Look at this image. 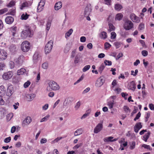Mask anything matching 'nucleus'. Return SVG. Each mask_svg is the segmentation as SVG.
<instances>
[{
    "label": "nucleus",
    "instance_id": "f257e3e1",
    "mask_svg": "<svg viewBox=\"0 0 154 154\" xmlns=\"http://www.w3.org/2000/svg\"><path fill=\"white\" fill-rule=\"evenodd\" d=\"M33 35V31L29 26H26L24 30L21 33L20 37L22 39H25L27 37H31Z\"/></svg>",
    "mask_w": 154,
    "mask_h": 154
},
{
    "label": "nucleus",
    "instance_id": "f03ea898",
    "mask_svg": "<svg viewBox=\"0 0 154 154\" xmlns=\"http://www.w3.org/2000/svg\"><path fill=\"white\" fill-rule=\"evenodd\" d=\"M48 86L46 90L50 91L52 90L54 91L58 90L60 89L59 85L54 81H50L48 83Z\"/></svg>",
    "mask_w": 154,
    "mask_h": 154
},
{
    "label": "nucleus",
    "instance_id": "7ed1b4c3",
    "mask_svg": "<svg viewBox=\"0 0 154 154\" xmlns=\"http://www.w3.org/2000/svg\"><path fill=\"white\" fill-rule=\"evenodd\" d=\"M30 47V43L27 41H24L21 45V49L24 52H28L29 50Z\"/></svg>",
    "mask_w": 154,
    "mask_h": 154
},
{
    "label": "nucleus",
    "instance_id": "20e7f679",
    "mask_svg": "<svg viewBox=\"0 0 154 154\" xmlns=\"http://www.w3.org/2000/svg\"><path fill=\"white\" fill-rule=\"evenodd\" d=\"M134 24L130 20H126L125 22L123 27L126 30H129L133 28Z\"/></svg>",
    "mask_w": 154,
    "mask_h": 154
},
{
    "label": "nucleus",
    "instance_id": "39448f33",
    "mask_svg": "<svg viewBox=\"0 0 154 154\" xmlns=\"http://www.w3.org/2000/svg\"><path fill=\"white\" fill-rule=\"evenodd\" d=\"M53 45L52 40H51L46 44L45 47V51L46 54L49 53L51 51Z\"/></svg>",
    "mask_w": 154,
    "mask_h": 154
},
{
    "label": "nucleus",
    "instance_id": "423d86ee",
    "mask_svg": "<svg viewBox=\"0 0 154 154\" xmlns=\"http://www.w3.org/2000/svg\"><path fill=\"white\" fill-rule=\"evenodd\" d=\"M13 75V74L12 71H8L3 74L2 78L4 80H8L11 79Z\"/></svg>",
    "mask_w": 154,
    "mask_h": 154
},
{
    "label": "nucleus",
    "instance_id": "0eeeda50",
    "mask_svg": "<svg viewBox=\"0 0 154 154\" xmlns=\"http://www.w3.org/2000/svg\"><path fill=\"white\" fill-rule=\"evenodd\" d=\"M130 17L131 20L134 22L139 23L140 21V18L134 14H131L130 16Z\"/></svg>",
    "mask_w": 154,
    "mask_h": 154
},
{
    "label": "nucleus",
    "instance_id": "6e6552de",
    "mask_svg": "<svg viewBox=\"0 0 154 154\" xmlns=\"http://www.w3.org/2000/svg\"><path fill=\"white\" fill-rule=\"evenodd\" d=\"M24 57L23 55H20L17 59L15 60V63L18 65H21L24 62Z\"/></svg>",
    "mask_w": 154,
    "mask_h": 154
},
{
    "label": "nucleus",
    "instance_id": "1a4fd4ad",
    "mask_svg": "<svg viewBox=\"0 0 154 154\" xmlns=\"http://www.w3.org/2000/svg\"><path fill=\"white\" fill-rule=\"evenodd\" d=\"M32 121V119L31 117L29 116L26 117L23 121L22 124V127H24L28 125Z\"/></svg>",
    "mask_w": 154,
    "mask_h": 154
},
{
    "label": "nucleus",
    "instance_id": "9d476101",
    "mask_svg": "<svg viewBox=\"0 0 154 154\" xmlns=\"http://www.w3.org/2000/svg\"><path fill=\"white\" fill-rule=\"evenodd\" d=\"M7 57V52L4 50L0 49V60H5Z\"/></svg>",
    "mask_w": 154,
    "mask_h": 154
},
{
    "label": "nucleus",
    "instance_id": "9b49d317",
    "mask_svg": "<svg viewBox=\"0 0 154 154\" xmlns=\"http://www.w3.org/2000/svg\"><path fill=\"white\" fill-rule=\"evenodd\" d=\"M103 128V125L102 123L98 124L94 129V133L95 134L98 133L102 130Z\"/></svg>",
    "mask_w": 154,
    "mask_h": 154
},
{
    "label": "nucleus",
    "instance_id": "f8f14e48",
    "mask_svg": "<svg viewBox=\"0 0 154 154\" xmlns=\"http://www.w3.org/2000/svg\"><path fill=\"white\" fill-rule=\"evenodd\" d=\"M142 127V125H141V122H139L137 123L135 125L134 127V132L137 133L139 131Z\"/></svg>",
    "mask_w": 154,
    "mask_h": 154
},
{
    "label": "nucleus",
    "instance_id": "ddd939ff",
    "mask_svg": "<svg viewBox=\"0 0 154 154\" xmlns=\"http://www.w3.org/2000/svg\"><path fill=\"white\" fill-rule=\"evenodd\" d=\"M13 88L12 86H9L7 90L6 95L8 96H11L13 93Z\"/></svg>",
    "mask_w": 154,
    "mask_h": 154
},
{
    "label": "nucleus",
    "instance_id": "4468645a",
    "mask_svg": "<svg viewBox=\"0 0 154 154\" xmlns=\"http://www.w3.org/2000/svg\"><path fill=\"white\" fill-rule=\"evenodd\" d=\"M113 137H106L104 138L103 140L105 142H114L116 141L118 139L115 138L113 139Z\"/></svg>",
    "mask_w": 154,
    "mask_h": 154
},
{
    "label": "nucleus",
    "instance_id": "2eb2a0df",
    "mask_svg": "<svg viewBox=\"0 0 154 154\" xmlns=\"http://www.w3.org/2000/svg\"><path fill=\"white\" fill-rule=\"evenodd\" d=\"M14 21V18L12 17L8 16L5 19V22L8 24H11Z\"/></svg>",
    "mask_w": 154,
    "mask_h": 154
},
{
    "label": "nucleus",
    "instance_id": "dca6fc26",
    "mask_svg": "<svg viewBox=\"0 0 154 154\" xmlns=\"http://www.w3.org/2000/svg\"><path fill=\"white\" fill-rule=\"evenodd\" d=\"M123 17V14L121 13H119L116 15L115 20L116 21L120 20H122Z\"/></svg>",
    "mask_w": 154,
    "mask_h": 154
},
{
    "label": "nucleus",
    "instance_id": "f3484780",
    "mask_svg": "<svg viewBox=\"0 0 154 154\" xmlns=\"http://www.w3.org/2000/svg\"><path fill=\"white\" fill-rule=\"evenodd\" d=\"M91 11V9L90 8H89L88 6L85 7V11L84 12V15L85 16H89Z\"/></svg>",
    "mask_w": 154,
    "mask_h": 154
},
{
    "label": "nucleus",
    "instance_id": "a211bd4d",
    "mask_svg": "<svg viewBox=\"0 0 154 154\" xmlns=\"http://www.w3.org/2000/svg\"><path fill=\"white\" fill-rule=\"evenodd\" d=\"M129 88L133 91H134L136 88V84L134 81L131 82L129 85Z\"/></svg>",
    "mask_w": 154,
    "mask_h": 154
},
{
    "label": "nucleus",
    "instance_id": "6ab92c4d",
    "mask_svg": "<svg viewBox=\"0 0 154 154\" xmlns=\"http://www.w3.org/2000/svg\"><path fill=\"white\" fill-rule=\"evenodd\" d=\"M99 36L101 38L105 39L107 38V34L105 32H102L99 34Z\"/></svg>",
    "mask_w": 154,
    "mask_h": 154
},
{
    "label": "nucleus",
    "instance_id": "aec40b11",
    "mask_svg": "<svg viewBox=\"0 0 154 154\" xmlns=\"http://www.w3.org/2000/svg\"><path fill=\"white\" fill-rule=\"evenodd\" d=\"M62 6V2L60 1L58 2H57L55 5V9L56 10H58L61 8Z\"/></svg>",
    "mask_w": 154,
    "mask_h": 154
},
{
    "label": "nucleus",
    "instance_id": "412c9836",
    "mask_svg": "<svg viewBox=\"0 0 154 154\" xmlns=\"http://www.w3.org/2000/svg\"><path fill=\"white\" fill-rule=\"evenodd\" d=\"M17 27L15 26H13L10 28V30L13 36H14L16 33Z\"/></svg>",
    "mask_w": 154,
    "mask_h": 154
},
{
    "label": "nucleus",
    "instance_id": "4be33fe9",
    "mask_svg": "<svg viewBox=\"0 0 154 154\" xmlns=\"http://www.w3.org/2000/svg\"><path fill=\"white\" fill-rule=\"evenodd\" d=\"M36 96V95L34 94H28L27 97L29 101L32 100Z\"/></svg>",
    "mask_w": 154,
    "mask_h": 154
},
{
    "label": "nucleus",
    "instance_id": "5701e85b",
    "mask_svg": "<svg viewBox=\"0 0 154 154\" xmlns=\"http://www.w3.org/2000/svg\"><path fill=\"white\" fill-rule=\"evenodd\" d=\"M5 93V89L3 85L0 86V95L3 96Z\"/></svg>",
    "mask_w": 154,
    "mask_h": 154
},
{
    "label": "nucleus",
    "instance_id": "b1692460",
    "mask_svg": "<svg viewBox=\"0 0 154 154\" xmlns=\"http://www.w3.org/2000/svg\"><path fill=\"white\" fill-rule=\"evenodd\" d=\"M123 7L122 6L119 4H116L115 5L114 8L117 11H120L122 8Z\"/></svg>",
    "mask_w": 154,
    "mask_h": 154
},
{
    "label": "nucleus",
    "instance_id": "393cba45",
    "mask_svg": "<svg viewBox=\"0 0 154 154\" xmlns=\"http://www.w3.org/2000/svg\"><path fill=\"white\" fill-rule=\"evenodd\" d=\"M82 128L77 130L74 132V136H77L81 134L82 133Z\"/></svg>",
    "mask_w": 154,
    "mask_h": 154
},
{
    "label": "nucleus",
    "instance_id": "a878e982",
    "mask_svg": "<svg viewBox=\"0 0 154 154\" xmlns=\"http://www.w3.org/2000/svg\"><path fill=\"white\" fill-rule=\"evenodd\" d=\"M26 72V70L23 68H22L18 70L17 71V75H22Z\"/></svg>",
    "mask_w": 154,
    "mask_h": 154
},
{
    "label": "nucleus",
    "instance_id": "bb28decb",
    "mask_svg": "<svg viewBox=\"0 0 154 154\" xmlns=\"http://www.w3.org/2000/svg\"><path fill=\"white\" fill-rule=\"evenodd\" d=\"M29 16V15L25 13V14H23L21 16V19L23 20H26L28 18Z\"/></svg>",
    "mask_w": 154,
    "mask_h": 154
},
{
    "label": "nucleus",
    "instance_id": "cd10ccee",
    "mask_svg": "<svg viewBox=\"0 0 154 154\" xmlns=\"http://www.w3.org/2000/svg\"><path fill=\"white\" fill-rule=\"evenodd\" d=\"M150 132H148L146 134L143 136V140L145 142H147L148 139L149 138L150 136Z\"/></svg>",
    "mask_w": 154,
    "mask_h": 154
},
{
    "label": "nucleus",
    "instance_id": "c85d7f7f",
    "mask_svg": "<svg viewBox=\"0 0 154 154\" xmlns=\"http://www.w3.org/2000/svg\"><path fill=\"white\" fill-rule=\"evenodd\" d=\"M105 66L104 64L103 63L98 68V71L100 74L102 73L103 70L105 68Z\"/></svg>",
    "mask_w": 154,
    "mask_h": 154
},
{
    "label": "nucleus",
    "instance_id": "c756f323",
    "mask_svg": "<svg viewBox=\"0 0 154 154\" xmlns=\"http://www.w3.org/2000/svg\"><path fill=\"white\" fill-rule=\"evenodd\" d=\"M99 80V85H97V86L100 87L103 85V84L104 82V79H103L102 77L101 76L100 77ZM98 84V83H97L96 85H97Z\"/></svg>",
    "mask_w": 154,
    "mask_h": 154
},
{
    "label": "nucleus",
    "instance_id": "7c9ffc66",
    "mask_svg": "<svg viewBox=\"0 0 154 154\" xmlns=\"http://www.w3.org/2000/svg\"><path fill=\"white\" fill-rule=\"evenodd\" d=\"M124 111L126 113H130L131 110L129 107L127 106H124L123 107Z\"/></svg>",
    "mask_w": 154,
    "mask_h": 154
},
{
    "label": "nucleus",
    "instance_id": "2f4dec72",
    "mask_svg": "<svg viewBox=\"0 0 154 154\" xmlns=\"http://www.w3.org/2000/svg\"><path fill=\"white\" fill-rule=\"evenodd\" d=\"M16 47L14 45H11L9 47L10 51L11 52H14L16 51Z\"/></svg>",
    "mask_w": 154,
    "mask_h": 154
},
{
    "label": "nucleus",
    "instance_id": "473e14b6",
    "mask_svg": "<svg viewBox=\"0 0 154 154\" xmlns=\"http://www.w3.org/2000/svg\"><path fill=\"white\" fill-rule=\"evenodd\" d=\"M73 30L72 29H71L66 33V37H69L72 34Z\"/></svg>",
    "mask_w": 154,
    "mask_h": 154
},
{
    "label": "nucleus",
    "instance_id": "72a5a7b5",
    "mask_svg": "<svg viewBox=\"0 0 154 154\" xmlns=\"http://www.w3.org/2000/svg\"><path fill=\"white\" fill-rule=\"evenodd\" d=\"M28 4L27 2H23L21 5L20 9H23V8L25 7H28Z\"/></svg>",
    "mask_w": 154,
    "mask_h": 154
},
{
    "label": "nucleus",
    "instance_id": "f704fd0d",
    "mask_svg": "<svg viewBox=\"0 0 154 154\" xmlns=\"http://www.w3.org/2000/svg\"><path fill=\"white\" fill-rule=\"evenodd\" d=\"M116 33L114 32H112L111 33V38L112 39H113L115 38L116 37Z\"/></svg>",
    "mask_w": 154,
    "mask_h": 154
},
{
    "label": "nucleus",
    "instance_id": "c9c22d12",
    "mask_svg": "<svg viewBox=\"0 0 154 154\" xmlns=\"http://www.w3.org/2000/svg\"><path fill=\"white\" fill-rule=\"evenodd\" d=\"M31 82L29 81H27L26 82H25L23 85V87L25 88H28L30 85Z\"/></svg>",
    "mask_w": 154,
    "mask_h": 154
},
{
    "label": "nucleus",
    "instance_id": "e433bc0d",
    "mask_svg": "<svg viewBox=\"0 0 154 154\" xmlns=\"http://www.w3.org/2000/svg\"><path fill=\"white\" fill-rule=\"evenodd\" d=\"M136 145V143L135 141H133L131 143L130 145V149H134L135 146Z\"/></svg>",
    "mask_w": 154,
    "mask_h": 154
},
{
    "label": "nucleus",
    "instance_id": "4c0bfd02",
    "mask_svg": "<svg viewBox=\"0 0 154 154\" xmlns=\"http://www.w3.org/2000/svg\"><path fill=\"white\" fill-rule=\"evenodd\" d=\"M44 7L43 6H40V5H39V4H38L37 8V12H40L42 11L44 9Z\"/></svg>",
    "mask_w": 154,
    "mask_h": 154
},
{
    "label": "nucleus",
    "instance_id": "58836bf2",
    "mask_svg": "<svg viewBox=\"0 0 154 154\" xmlns=\"http://www.w3.org/2000/svg\"><path fill=\"white\" fill-rule=\"evenodd\" d=\"M144 24L143 23H140L138 26V29L139 30H141L144 28Z\"/></svg>",
    "mask_w": 154,
    "mask_h": 154
},
{
    "label": "nucleus",
    "instance_id": "ea45409f",
    "mask_svg": "<svg viewBox=\"0 0 154 154\" xmlns=\"http://www.w3.org/2000/svg\"><path fill=\"white\" fill-rule=\"evenodd\" d=\"M90 68V65H87L85 66L83 69L82 71L83 72H85L88 70Z\"/></svg>",
    "mask_w": 154,
    "mask_h": 154
},
{
    "label": "nucleus",
    "instance_id": "a19ab883",
    "mask_svg": "<svg viewBox=\"0 0 154 154\" xmlns=\"http://www.w3.org/2000/svg\"><path fill=\"white\" fill-rule=\"evenodd\" d=\"M111 46V45L108 42H106L104 44V48L105 49L109 48Z\"/></svg>",
    "mask_w": 154,
    "mask_h": 154
},
{
    "label": "nucleus",
    "instance_id": "79ce46f5",
    "mask_svg": "<svg viewBox=\"0 0 154 154\" xmlns=\"http://www.w3.org/2000/svg\"><path fill=\"white\" fill-rule=\"evenodd\" d=\"M48 64L47 62L44 63L42 65V67L44 69H47L48 67Z\"/></svg>",
    "mask_w": 154,
    "mask_h": 154
},
{
    "label": "nucleus",
    "instance_id": "37998d69",
    "mask_svg": "<svg viewBox=\"0 0 154 154\" xmlns=\"http://www.w3.org/2000/svg\"><path fill=\"white\" fill-rule=\"evenodd\" d=\"M104 63L105 65L110 66L112 64V62L110 61L105 60H104Z\"/></svg>",
    "mask_w": 154,
    "mask_h": 154
},
{
    "label": "nucleus",
    "instance_id": "c03bdc74",
    "mask_svg": "<svg viewBox=\"0 0 154 154\" xmlns=\"http://www.w3.org/2000/svg\"><path fill=\"white\" fill-rule=\"evenodd\" d=\"M5 66V64L3 63H0V70H3Z\"/></svg>",
    "mask_w": 154,
    "mask_h": 154
},
{
    "label": "nucleus",
    "instance_id": "a18cd8bd",
    "mask_svg": "<svg viewBox=\"0 0 154 154\" xmlns=\"http://www.w3.org/2000/svg\"><path fill=\"white\" fill-rule=\"evenodd\" d=\"M114 45L115 46L116 49L118 48L121 46V43L120 42H116L114 44Z\"/></svg>",
    "mask_w": 154,
    "mask_h": 154
},
{
    "label": "nucleus",
    "instance_id": "49530a36",
    "mask_svg": "<svg viewBox=\"0 0 154 154\" xmlns=\"http://www.w3.org/2000/svg\"><path fill=\"white\" fill-rule=\"evenodd\" d=\"M8 11L7 8H5L0 10V15L2 14L7 12Z\"/></svg>",
    "mask_w": 154,
    "mask_h": 154
},
{
    "label": "nucleus",
    "instance_id": "de8ad7c7",
    "mask_svg": "<svg viewBox=\"0 0 154 154\" xmlns=\"http://www.w3.org/2000/svg\"><path fill=\"white\" fill-rule=\"evenodd\" d=\"M49 115H47L41 120L40 122H42L46 121L49 118Z\"/></svg>",
    "mask_w": 154,
    "mask_h": 154
},
{
    "label": "nucleus",
    "instance_id": "09e8293b",
    "mask_svg": "<svg viewBox=\"0 0 154 154\" xmlns=\"http://www.w3.org/2000/svg\"><path fill=\"white\" fill-rule=\"evenodd\" d=\"M51 25V22L50 20H48L47 23L46 24V29L47 30H48L50 28Z\"/></svg>",
    "mask_w": 154,
    "mask_h": 154
},
{
    "label": "nucleus",
    "instance_id": "8fccbe9b",
    "mask_svg": "<svg viewBox=\"0 0 154 154\" xmlns=\"http://www.w3.org/2000/svg\"><path fill=\"white\" fill-rule=\"evenodd\" d=\"M62 139V137H57V138L52 141L51 143H52L58 142L60 140Z\"/></svg>",
    "mask_w": 154,
    "mask_h": 154
},
{
    "label": "nucleus",
    "instance_id": "3c124183",
    "mask_svg": "<svg viewBox=\"0 0 154 154\" xmlns=\"http://www.w3.org/2000/svg\"><path fill=\"white\" fill-rule=\"evenodd\" d=\"M15 4V2L14 1H11L8 5L7 7H11L14 6Z\"/></svg>",
    "mask_w": 154,
    "mask_h": 154
},
{
    "label": "nucleus",
    "instance_id": "603ef678",
    "mask_svg": "<svg viewBox=\"0 0 154 154\" xmlns=\"http://www.w3.org/2000/svg\"><path fill=\"white\" fill-rule=\"evenodd\" d=\"M104 2H105V4L106 5L108 6H110L111 5V0H104Z\"/></svg>",
    "mask_w": 154,
    "mask_h": 154
},
{
    "label": "nucleus",
    "instance_id": "864d4df0",
    "mask_svg": "<svg viewBox=\"0 0 154 154\" xmlns=\"http://www.w3.org/2000/svg\"><path fill=\"white\" fill-rule=\"evenodd\" d=\"M142 54L144 57L146 56L148 54V52L146 50H143L142 51Z\"/></svg>",
    "mask_w": 154,
    "mask_h": 154
},
{
    "label": "nucleus",
    "instance_id": "5fc2aeb1",
    "mask_svg": "<svg viewBox=\"0 0 154 154\" xmlns=\"http://www.w3.org/2000/svg\"><path fill=\"white\" fill-rule=\"evenodd\" d=\"M141 116V113L140 112H139L136 115V117L134 118V121H136Z\"/></svg>",
    "mask_w": 154,
    "mask_h": 154
},
{
    "label": "nucleus",
    "instance_id": "6e6d98bb",
    "mask_svg": "<svg viewBox=\"0 0 154 154\" xmlns=\"http://www.w3.org/2000/svg\"><path fill=\"white\" fill-rule=\"evenodd\" d=\"M3 96L0 95V105H3L4 104L5 102L4 100L2 99V97Z\"/></svg>",
    "mask_w": 154,
    "mask_h": 154
},
{
    "label": "nucleus",
    "instance_id": "4d7b16f0",
    "mask_svg": "<svg viewBox=\"0 0 154 154\" xmlns=\"http://www.w3.org/2000/svg\"><path fill=\"white\" fill-rule=\"evenodd\" d=\"M38 54L37 53L33 55V60L36 61L38 60Z\"/></svg>",
    "mask_w": 154,
    "mask_h": 154
},
{
    "label": "nucleus",
    "instance_id": "13d9d810",
    "mask_svg": "<svg viewBox=\"0 0 154 154\" xmlns=\"http://www.w3.org/2000/svg\"><path fill=\"white\" fill-rule=\"evenodd\" d=\"M45 0H41L40 2H39V4L41 6H43L44 7V5L45 4Z\"/></svg>",
    "mask_w": 154,
    "mask_h": 154
},
{
    "label": "nucleus",
    "instance_id": "bf43d9fd",
    "mask_svg": "<svg viewBox=\"0 0 154 154\" xmlns=\"http://www.w3.org/2000/svg\"><path fill=\"white\" fill-rule=\"evenodd\" d=\"M11 139V137H8L6 138L4 140V141L5 143H8L10 141Z\"/></svg>",
    "mask_w": 154,
    "mask_h": 154
},
{
    "label": "nucleus",
    "instance_id": "052dcab7",
    "mask_svg": "<svg viewBox=\"0 0 154 154\" xmlns=\"http://www.w3.org/2000/svg\"><path fill=\"white\" fill-rule=\"evenodd\" d=\"M122 96L126 100L127 98V96H128L127 94L122 92L121 93Z\"/></svg>",
    "mask_w": 154,
    "mask_h": 154
},
{
    "label": "nucleus",
    "instance_id": "680f3d73",
    "mask_svg": "<svg viewBox=\"0 0 154 154\" xmlns=\"http://www.w3.org/2000/svg\"><path fill=\"white\" fill-rule=\"evenodd\" d=\"M76 51V49H73L72 51V52L71 53V57L73 58L75 56Z\"/></svg>",
    "mask_w": 154,
    "mask_h": 154
},
{
    "label": "nucleus",
    "instance_id": "e2e57ef3",
    "mask_svg": "<svg viewBox=\"0 0 154 154\" xmlns=\"http://www.w3.org/2000/svg\"><path fill=\"white\" fill-rule=\"evenodd\" d=\"M79 59L78 57L76 56L75 57V60H74V63L75 64H77L79 63Z\"/></svg>",
    "mask_w": 154,
    "mask_h": 154
},
{
    "label": "nucleus",
    "instance_id": "0e129e2a",
    "mask_svg": "<svg viewBox=\"0 0 154 154\" xmlns=\"http://www.w3.org/2000/svg\"><path fill=\"white\" fill-rule=\"evenodd\" d=\"M109 28L110 31H112L114 30L115 27L112 24H109Z\"/></svg>",
    "mask_w": 154,
    "mask_h": 154
},
{
    "label": "nucleus",
    "instance_id": "69168bd1",
    "mask_svg": "<svg viewBox=\"0 0 154 154\" xmlns=\"http://www.w3.org/2000/svg\"><path fill=\"white\" fill-rule=\"evenodd\" d=\"M13 116V114L12 113L9 114L7 116V119L10 120Z\"/></svg>",
    "mask_w": 154,
    "mask_h": 154
},
{
    "label": "nucleus",
    "instance_id": "338daca9",
    "mask_svg": "<svg viewBox=\"0 0 154 154\" xmlns=\"http://www.w3.org/2000/svg\"><path fill=\"white\" fill-rule=\"evenodd\" d=\"M47 141V139L45 138H43L41 139L40 142L41 143L43 144L46 143Z\"/></svg>",
    "mask_w": 154,
    "mask_h": 154
},
{
    "label": "nucleus",
    "instance_id": "774afa93",
    "mask_svg": "<svg viewBox=\"0 0 154 154\" xmlns=\"http://www.w3.org/2000/svg\"><path fill=\"white\" fill-rule=\"evenodd\" d=\"M149 107L151 110H154V105L153 104H150L149 105Z\"/></svg>",
    "mask_w": 154,
    "mask_h": 154
}]
</instances>
